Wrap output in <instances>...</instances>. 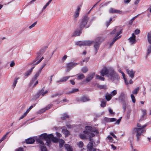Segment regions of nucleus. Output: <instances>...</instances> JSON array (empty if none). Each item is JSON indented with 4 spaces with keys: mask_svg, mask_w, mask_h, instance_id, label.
I'll return each instance as SVG.
<instances>
[{
    "mask_svg": "<svg viewBox=\"0 0 151 151\" xmlns=\"http://www.w3.org/2000/svg\"><path fill=\"white\" fill-rule=\"evenodd\" d=\"M147 125L145 124L142 126L139 123H137V127L134 128L132 129V133L136 134L137 141H139L140 136L142 133L145 132V130L144 128L146 127Z\"/></svg>",
    "mask_w": 151,
    "mask_h": 151,
    "instance_id": "nucleus-1",
    "label": "nucleus"
},
{
    "mask_svg": "<svg viewBox=\"0 0 151 151\" xmlns=\"http://www.w3.org/2000/svg\"><path fill=\"white\" fill-rule=\"evenodd\" d=\"M50 134L47 135L46 133H45L41 134L36 139L37 142L39 143L42 145H44V143L42 139H45L46 141L45 145L49 146L50 145Z\"/></svg>",
    "mask_w": 151,
    "mask_h": 151,
    "instance_id": "nucleus-2",
    "label": "nucleus"
},
{
    "mask_svg": "<svg viewBox=\"0 0 151 151\" xmlns=\"http://www.w3.org/2000/svg\"><path fill=\"white\" fill-rule=\"evenodd\" d=\"M86 130L83 131L84 134L88 133V136L90 138L93 137L94 136V134H97L98 131L97 130L93 129L90 126H86L85 127Z\"/></svg>",
    "mask_w": 151,
    "mask_h": 151,
    "instance_id": "nucleus-3",
    "label": "nucleus"
},
{
    "mask_svg": "<svg viewBox=\"0 0 151 151\" xmlns=\"http://www.w3.org/2000/svg\"><path fill=\"white\" fill-rule=\"evenodd\" d=\"M107 77L112 80H118L120 78L118 74L114 70L112 69H110L109 71V73L107 75Z\"/></svg>",
    "mask_w": 151,
    "mask_h": 151,
    "instance_id": "nucleus-4",
    "label": "nucleus"
},
{
    "mask_svg": "<svg viewBox=\"0 0 151 151\" xmlns=\"http://www.w3.org/2000/svg\"><path fill=\"white\" fill-rule=\"evenodd\" d=\"M88 17L87 16H84L79 24V27L81 29L83 28L86 26L88 20Z\"/></svg>",
    "mask_w": 151,
    "mask_h": 151,
    "instance_id": "nucleus-5",
    "label": "nucleus"
},
{
    "mask_svg": "<svg viewBox=\"0 0 151 151\" xmlns=\"http://www.w3.org/2000/svg\"><path fill=\"white\" fill-rule=\"evenodd\" d=\"M93 42L92 41L89 40L83 41H80L77 42L76 43V44L77 45L79 46L80 47L89 46Z\"/></svg>",
    "mask_w": 151,
    "mask_h": 151,
    "instance_id": "nucleus-6",
    "label": "nucleus"
},
{
    "mask_svg": "<svg viewBox=\"0 0 151 151\" xmlns=\"http://www.w3.org/2000/svg\"><path fill=\"white\" fill-rule=\"evenodd\" d=\"M122 33V30L120 29L119 27H116L111 32V35H114L116 33V36L115 37H117Z\"/></svg>",
    "mask_w": 151,
    "mask_h": 151,
    "instance_id": "nucleus-7",
    "label": "nucleus"
},
{
    "mask_svg": "<svg viewBox=\"0 0 151 151\" xmlns=\"http://www.w3.org/2000/svg\"><path fill=\"white\" fill-rule=\"evenodd\" d=\"M38 76H36V74L35 75L34 77L31 81L30 83V85L34 87L38 83V81L36 80Z\"/></svg>",
    "mask_w": 151,
    "mask_h": 151,
    "instance_id": "nucleus-8",
    "label": "nucleus"
},
{
    "mask_svg": "<svg viewBox=\"0 0 151 151\" xmlns=\"http://www.w3.org/2000/svg\"><path fill=\"white\" fill-rule=\"evenodd\" d=\"M110 71V70H109L106 67H104L100 71V73L101 75L103 76H104L105 75H106V76H107L108 74L109 73Z\"/></svg>",
    "mask_w": 151,
    "mask_h": 151,
    "instance_id": "nucleus-9",
    "label": "nucleus"
},
{
    "mask_svg": "<svg viewBox=\"0 0 151 151\" xmlns=\"http://www.w3.org/2000/svg\"><path fill=\"white\" fill-rule=\"evenodd\" d=\"M125 94L123 92H121L119 96V101L122 103L126 102L125 101Z\"/></svg>",
    "mask_w": 151,
    "mask_h": 151,
    "instance_id": "nucleus-10",
    "label": "nucleus"
},
{
    "mask_svg": "<svg viewBox=\"0 0 151 151\" xmlns=\"http://www.w3.org/2000/svg\"><path fill=\"white\" fill-rule=\"evenodd\" d=\"M47 92L48 91L47 90L44 91V89L43 88L41 90L39 91L36 96L37 98H38L40 95H42V96H43L45 94L47 93Z\"/></svg>",
    "mask_w": 151,
    "mask_h": 151,
    "instance_id": "nucleus-11",
    "label": "nucleus"
},
{
    "mask_svg": "<svg viewBox=\"0 0 151 151\" xmlns=\"http://www.w3.org/2000/svg\"><path fill=\"white\" fill-rule=\"evenodd\" d=\"M126 71L127 74L129 76L132 78H133L134 76V74L135 73V71L132 69H127Z\"/></svg>",
    "mask_w": 151,
    "mask_h": 151,
    "instance_id": "nucleus-12",
    "label": "nucleus"
},
{
    "mask_svg": "<svg viewBox=\"0 0 151 151\" xmlns=\"http://www.w3.org/2000/svg\"><path fill=\"white\" fill-rule=\"evenodd\" d=\"M70 76H64L63 77L59 80L56 81V83H58L60 82H65L67 81L70 77Z\"/></svg>",
    "mask_w": 151,
    "mask_h": 151,
    "instance_id": "nucleus-13",
    "label": "nucleus"
},
{
    "mask_svg": "<svg viewBox=\"0 0 151 151\" xmlns=\"http://www.w3.org/2000/svg\"><path fill=\"white\" fill-rule=\"evenodd\" d=\"M78 64V63H70L67 65V68L69 70H70L72 68L76 66Z\"/></svg>",
    "mask_w": 151,
    "mask_h": 151,
    "instance_id": "nucleus-14",
    "label": "nucleus"
},
{
    "mask_svg": "<svg viewBox=\"0 0 151 151\" xmlns=\"http://www.w3.org/2000/svg\"><path fill=\"white\" fill-rule=\"evenodd\" d=\"M94 74H91L88 75L86 78L83 81V82H86L87 83L91 80L93 78Z\"/></svg>",
    "mask_w": 151,
    "mask_h": 151,
    "instance_id": "nucleus-15",
    "label": "nucleus"
},
{
    "mask_svg": "<svg viewBox=\"0 0 151 151\" xmlns=\"http://www.w3.org/2000/svg\"><path fill=\"white\" fill-rule=\"evenodd\" d=\"M109 12L110 13H117L120 14L122 12L119 10L116 9L112 8H111L109 10Z\"/></svg>",
    "mask_w": 151,
    "mask_h": 151,
    "instance_id": "nucleus-16",
    "label": "nucleus"
},
{
    "mask_svg": "<svg viewBox=\"0 0 151 151\" xmlns=\"http://www.w3.org/2000/svg\"><path fill=\"white\" fill-rule=\"evenodd\" d=\"M136 36L134 34H133L132 36L130 37L129 39L130 43L131 44H133L136 42Z\"/></svg>",
    "mask_w": 151,
    "mask_h": 151,
    "instance_id": "nucleus-17",
    "label": "nucleus"
},
{
    "mask_svg": "<svg viewBox=\"0 0 151 151\" xmlns=\"http://www.w3.org/2000/svg\"><path fill=\"white\" fill-rule=\"evenodd\" d=\"M50 144L51 142V141H52L56 143L58 142V139L56 137H54L52 134H50Z\"/></svg>",
    "mask_w": 151,
    "mask_h": 151,
    "instance_id": "nucleus-18",
    "label": "nucleus"
},
{
    "mask_svg": "<svg viewBox=\"0 0 151 151\" xmlns=\"http://www.w3.org/2000/svg\"><path fill=\"white\" fill-rule=\"evenodd\" d=\"M141 110L142 113V115L140 119V121L143 120L144 119L145 117L147 115V111L146 110L142 109Z\"/></svg>",
    "mask_w": 151,
    "mask_h": 151,
    "instance_id": "nucleus-19",
    "label": "nucleus"
},
{
    "mask_svg": "<svg viewBox=\"0 0 151 151\" xmlns=\"http://www.w3.org/2000/svg\"><path fill=\"white\" fill-rule=\"evenodd\" d=\"M52 106V105L51 104H49L47 106H46L45 108L41 109L39 111V113L40 114H41L42 112H44L46 110L48 109H49Z\"/></svg>",
    "mask_w": 151,
    "mask_h": 151,
    "instance_id": "nucleus-20",
    "label": "nucleus"
},
{
    "mask_svg": "<svg viewBox=\"0 0 151 151\" xmlns=\"http://www.w3.org/2000/svg\"><path fill=\"white\" fill-rule=\"evenodd\" d=\"M98 40H96L95 41V44L94 45V47L96 51H97V50L99 48V45L100 44L99 41V38L97 39Z\"/></svg>",
    "mask_w": 151,
    "mask_h": 151,
    "instance_id": "nucleus-21",
    "label": "nucleus"
},
{
    "mask_svg": "<svg viewBox=\"0 0 151 151\" xmlns=\"http://www.w3.org/2000/svg\"><path fill=\"white\" fill-rule=\"evenodd\" d=\"M46 65V63H44L42 64V65L40 67V69L39 71L36 73V76H39L41 72L42 69L44 68V67Z\"/></svg>",
    "mask_w": 151,
    "mask_h": 151,
    "instance_id": "nucleus-22",
    "label": "nucleus"
},
{
    "mask_svg": "<svg viewBox=\"0 0 151 151\" xmlns=\"http://www.w3.org/2000/svg\"><path fill=\"white\" fill-rule=\"evenodd\" d=\"M81 29H77L75 30L73 34V36H78L81 33Z\"/></svg>",
    "mask_w": 151,
    "mask_h": 151,
    "instance_id": "nucleus-23",
    "label": "nucleus"
},
{
    "mask_svg": "<svg viewBox=\"0 0 151 151\" xmlns=\"http://www.w3.org/2000/svg\"><path fill=\"white\" fill-rule=\"evenodd\" d=\"M80 10V7L79 6H78L76 9V10L75 12V14L74 15V17H75L77 18V17H78Z\"/></svg>",
    "mask_w": 151,
    "mask_h": 151,
    "instance_id": "nucleus-24",
    "label": "nucleus"
},
{
    "mask_svg": "<svg viewBox=\"0 0 151 151\" xmlns=\"http://www.w3.org/2000/svg\"><path fill=\"white\" fill-rule=\"evenodd\" d=\"M62 132L65 134V137H66L70 134V133L67 129H63L62 130Z\"/></svg>",
    "mask_w": 151,
    "mask_h": 151,
    "instance_id": "nucleus-25",
    "label": "nucleus"
},
{
    "mask_svg": "<svg viewBox=\"0 0 151 151\" xmlns=\"http://www.w3.org/2000/svg\"><path fill=\"white\" fill-rule=\"evenodd\" d=\"M35 140L33 138H30L27 139L26 142L27 144H32L34 142Z\"/></svg>",
    "mask_w": 151,
    "mask_h": 151,
    "instance_id": "nucleus-26",
    "label": "nucleus"
},
{
    "mask_svg": "<svg viewBox=\"0 0 151 151\" xmlns=\"http://www.w3.org/2000/svg\"><path fill=\"white\" fill-rule=\"evenodd\" d=\"M65 147L68 151H73V148L69 145L66 144L65 145Z\"/></svg>",
    "mask_w": 151,
    "mask_h": 151,
    "instance_id": "nucleus-27",
    "label": "nucleus"
},
{
    "mask_svg": "<svg viewBox=\"0 0 151 151\" xmlns=\"http://www.w3.org/2000/svg\"><path fill=\"white\" fill-rule=\"evenodd\" d=\"M147 37L148 42L151 44V31L148 33Z\"/></svg>",
    "mask_w": 151,
    "mask_h": 151,
    "instance_id": "nucleus-28",
    "label": "nucleus"
},
{
    "mask_svg": "<svg viewBox=\"0 0 151 151\" xmlns=\"http://www.w3.org/2000/svg\"><path fill=\"white\" fill-rule=\"evenodd\" d=\"M112 97V95L109 93H107L105 96L106 98L108 101H109L111 99Z\"/></svg>",
    "mask_w": 151,
    "mask_h": 151,
    "instance_id": "nucleus-29",
    "label": "nucleus"
},
{
    "mask_svg": "<svg viewBox=\"0 0 151 151\" xmlns=\"http://www.w3.org/2000/svg\"><path fill=\"white\" fill-rule=\"evenodd\" d=\"M34 67H33L31 68V69L28 71H27L25 74V76L27 77L31 73V72L33 69Z\"/></svg>",
    "mask_w": 151,
    "mask_h": 151,
    "instance_id": "nucleus-30",
    "label": "nucleus"
},
{
    "mask_svg": "<svg viewBox=\"0 0 151 151\" xmlns=\"http://www.w3.org/2000/svg\"><path fill=\"white\" fill-rule=\"evenodd\" d=\"M87 135L88 136V133L83 134H80V137L82 139H84L87 138Z\"/></svg>",
    "mask_w": 151,
    "mask_h": 151,
    "instance_id": "nucleus-31",
    "label": "nucleus"
},
{
    "mask_svg": "<svg viewBox=\"0 0 151 151\" xmlns=\"http://www.w3.org/2000/svg\"><path fill=\"white\" fill-rule=\"evenodd\" d=\"M93 144L92 142H90L87 146V148L88 149H95L93 147Z\"/></svg>",
    "mask_w": 151,
    "mask_h": 151,
    "instance_id": "nucleus-32",
    "label": "nucleus"
},
{
    "mask_svg": "<svg viewBox=\"0 0 151 151\" xmlns=\"http://www.w3.org/2000/svg\"><path fill=\"white\" fill-rule=\"evenodd\" d=\"M59 143V146L60 147H63L65 142L64 140L62 139H60L58 140Z\"/></svg>",
    "mask_w": 151,
    "mask_h": 151,
    "instance_id": "nucleus-33",
    "label": "nucleus"
},
{
    "mask_svg": "<svg viewBox=\"0 0 151 151\" xmlns=\"http://www.w3.org/2000/svg\"><path fill=\"white\" fill-rule=\"evenodd\" d=\"M81 71L84 73H86L88 70V69L86 66H84L82 68Z\"/></svg>",
    "mask_w": 151,
    "mask_h": 151,
    "instance_id": "nucleus-34",
    "label": "nucleus"
},
{
    "mask_svg": "<svg viewBox=\"0 0 151 151\" xmlns=\"http://www.w3.org/2000/svg\"><path fill=\"white\" fill-rule=\"evenodd\" d=\"M120 37V36H119V37H115L114 38L113 40V41L110 43V47H111L113 44H114V43L118 39H119Z\"/></svg>",
    "mask_w": 151,
    "mask_h": 151,
    "instance_id": "nucleus-35",
    "label": "nucleus"
},
{
    "mask_svg": "<svg viewBox=\"0 0 151 151\" xmlns=\"http://www.w3.org/2000/svg\"><path fill=\"white\" fill-rule=\"evenodd\" d=\"M85 78V76L83 74H81L78 75L77 78L78 79L81 80Z\"/></svg>",
    "mask_w": 151,
    "mask_h": 151,
    "instance_id": "nucleus-36",
    "label": "nucleus"
},
{
    "mask_svg": "<svg viewBox=\"0 0 151 151\" xmlns=\"http://www.w3.org/2000/svg\"><path fill=\"white\" fill-rule=\"evenodd\" d=\"M139 88L138 87L135 89H134L132 92V94L133 95H136L137 94L138 92L139 91Z\"/></svg>",
    "mask_w": 151,
    "mask_h": 151,
    "instance_id": "nucleus-37",
    "label": "nucleus"
},
{
    "mask_svg": "<svg viewBox=\"0 0 151 151\" xmlns=\"http://www.w3.org/2000/svg\"><path fill=\"white\" fill-rule=\"evenodd\" d=\"M89 99L86 96H83L81 99V100L83 102H86L89 101Z\"/></svg>",
    "mask_w": 151,
    "mask_h": 151,
    "instance_id": "nucleus-38",
    "label": "nucleus"
},
{
    "mask_svg": "<svg viewBox=\"0 0 151 151\" xmlns=\"http://www.w3.org/2000/svg\"><path fill=\"white\" fill-rule=\"evenodd\" d=\"M96 78L97 79H99L100 80L104 81V78L99 75H96Z\"/></svg>",
    "mask_w": 151,
    "mask_h": 151,
    "instance_id": "nucleus-39",
    "label": "nucleus"
},
{
    "mask_svg": "<svg viewBox=\"0 0 151 151\" xmlns=\"http://www.w3.org/2000/svg\"><path fill=\"white\" fill-rule=\"evenodd\" d=\"M68 118V116L66 114H64L62 115V116L61 117V118L62 120H64L66 118Z\"/></svg>",
    "mask_w": 151,
    "mask_h": 151,
    "instance_id": "nucleus-40",
    "label": "nucleus"
},
{
    "mask_svg": "<svg viewBox=\"0 0 151 151\" xmlns=\"http://www.w3.org/2000/svg\"><path fill=\"white\" fill-rule=\"evenodd\" d=\"M9 133V132H7L6 134L4 135L1 139H0V143H1L3 141L6 137L7 135Z\"/></svg>",
    "mask_w": 151,
    "mask_h": 151,
    "instance_id": "nucleus-41",
    "label": "nucleus"
},
{
    "mask_svg": "<svg viewBox=\"0 0 151 151\" xmlns=\"http://www.w3.org/2000/svg\"><path fill=\"white\" fill-rule=\"evenodd\" d=\"M106 104V102L105 101H102L101 104V106L102 107H105Z\"/></svg>",
    "mask_w": 151,
    "mask_h": 151,
    "instance_id": "nucleus-42",
    "label": "nucleus"
},
{
    "mask_svg": "<svg viewBox=\"0 0 151 151\" xmlns=\"http://www.w3.org/2000/svg\"><path fill=\"white\" fill-rule=\"evenodd\" d=\"M117 93V91L116 90H114L112 91L111 93V94L112 95V96H114L116 95Z\"/></svg>",
    "mask_w": 151,
    "mask_h": 151,
    "instance_id": "nucleus-43",
    "label": "nucleus"
},
{
    "mask_svg": "<svg viewBox=\"0 0 151 151\" xmlns=\"http://www.w3.org/2000/svg\"><path fill=\"white\" fill-rule=\"evenodd\" d=\"M77 145L80 147H82L83 145V143L81 141L77 143Z\"/></svg>",
    "mask_w": 151,
    "mask_h": 151,
    "instance_id": "nucleus-44",
    "label": "nucleus"
},
{
    "mask_svg": "<svg viewBox=\"0 0 151 151\" xmlns=\"http://www.w3.org/2000/svg\"><path fill=\"white\" fill-rule=\"evenodd\" d=\"M151 53V45L149 46L148 47L147 55H148L150 53Z\"/></svg>",
    "mask_w": 151,
    "mask_h": 151,
    "instance_id": "nucleus-45",
    "label": "nucleus"
},
{
    "mask_svg": "<svg viewBox=\"0 0 151 151\" xmlns=\"http://www.w3.org/2000/svg\"><path fill=\"white\" fill-rule=\"evenodd\" d=\"M131 97L133 103H134L135 102V97L133 94L131 95Z\"/></svg>",
    "mask_w": 151,
    "mask_h": 151,
    "instance_id": "nucleus-46",
    "label": "nucleus"
},
{
    "mask_svg": "<svg viewBox=\"0 0 151 151\" xmlns=\"http://www.w3.org/2000/svg\"><path fill=\"white\" fill-rule=\"evenodd\" d=\"M44 59V58L43 57H42L38 61H37V62H34V65H36L37 64H38V63H39L42 60Z\"/></svg>",
    "mask_w": 151,
    "mask_h": 151,
    "instance_id": "nucleus-47",
    "label": "nucleus"
},
{
    "mask_svg": "<svg viewBox=\"0 0 151 151\" xmlns=\"http://www.w3.org/2000/svg\"><path fill=\"white\" fill-rule=\"evenodd\" d=\"M122 108L124 110V111H125L126 109V103H122Z\"/></svg>",
    "mask_w": 151,
    "mask_h": 151,
    "instance_id": "nucleus-48",
    "label": "nucleus"
},
{
    "mask_svg": "<svg viewBox=\"0 0 151 151\" xmlns=\"http://www.w3.org/2000/svg\"><path fill=\"white\" fill-rule=\"evenodd\" d=\"M112 20V19L111 18H110L109 20V21L107 22L106 23V25L107 27H108L110 24V22Z\"/></svg>",
    "mask_w": 151,
    "mask_h": 151,
    "instance_id": "nucleus-49",
    "label": "nucleus"
},
{
    "mask_svg": "<svg viewBox=\"0 0 151 151\" xmlns=\"http://www.w3.org/2000/svg\"><path fill=\"white\" fill-rule=\"evenodd\" d=\"M37 22H35L34 23L32 24L29 27V29H31L33 27H34L35 25L37 24Z\"/></svg>",
    "mask_w": 151,
    "mask_h": 151,
    "instance_id": "nucleus-50",
    "label": "nucleus"
},
{
    "mask_svg": "<svg viewBox=\"0 0 151 151\" xmlns=\"http://www.w3.org/2000/svg\"><path fill=\"white\" fill-rule=\"evenodd\" d=\"M41 151H47L46 148L44 146V145L41 146Z\"/></svg>",
    "mask_w": 151,
    "mask_h": 151,
    "instance_id": "nucleus-51",
    "label": "nucleus"
},
{
    "mask_svg": "<svg viewBox=\"0 0 151 151\" xmlns=\"http://www.w3.org/2000/svg\"><path fill=\"white\" fill-rule=\"evenodd\" d=\"M61 95V94H59L58 93H56L54 94H53L51 96V97L52 98H54L56 97L57 96H60Z\"/></svg>",
    "mask_w": 151,
    "mask_h": 151,
    "instance_id": "nucleus-52",
    "label": "nucleus"
},
{
    "mask_svg": "<svg viewBox=\"0 0 151 151\" xmlns=\"http://www.w3.org/2000/svg\"><path fill=\"white\" fill-rule=\"evenodd\" d=\"M78 91V88H73L71 91L70 92V93H73L75 92H77Z\"/></svg>",
    "mask_w": 151,
    "mask_h": 151,
    "instance_id": "nucleus-53",
    "label": "nucleus"
},
{
    "mask_svg": "<svg viewBox=\"0 0 151 151\" xmlns=\"http://www.w3.org/2000/svg\"><path fill=\"white\" fill-rule=\"evenodd\" d=\"M99 87L101 89H105L106 88V85H99Z\"/></svg>",
    "mask_w": 151,
    "mask_h": 151,
    "instance_id": "nucleus-54",
    "label": "nucleus"
},
{
    "mask_svg": "<svg viewBox=\"0 0 151 151\" xmlns=\"http://www.w3.org/2000/svg\"><path fill=\"white\" fill-rule=\"evenodd\" d=\"M17 79H16L14 80V82L13 85V86L14 88L15 87V86H16V85L17 83Z\"/></svg>",
    "mask_w": 151,
    "mask_h": 151,
    "instance_id": "nucleus-55",
    "label": "nucleus"
},
{
    "mask_svg": "<svg viewBox=\"0 0 151 151\" xmlns=\"http://www.w3.org/2000/svg\"><path fill=\"white\" fill-rule=\"evenodd\" d=\"M107 138L110 142H113V139L111 137L108 136L107 137Z\"/></svg>",
    "mask_w": 151,
    "mask_h": 151,
    "instance_id": "nucleus-56",
    "label": "nucleus"
},
{
    "mask_svg": "<svg viewBox=\"0 0 151 151\" xmlns=\"http://www.w3.org/2000/svg\"><path fill=\"white\" fill-rule=\"evenodd\" d=\"M140 32V31L139 29H137L135 30L134 33L136 35H137L139 34Z\"/></svg>",
    "mask_w": 151,
    "mask_h": 151,
    "instance_id": "nucleus-57",
    "label": "nucleus"
},
{
    "mask_svg": "<svg viewBox=\"0 0 151 151\" xmlns=\"http://www.w3.org/2000/svg\"><path fill=\"white\" fill-rule=\"evenodd\" d=\"M27 113L26 112H25L24 114H23V115H22L21 116V117H20V119H22L23 118H24L25 116L27 114Z\"/></svg>",
    "mask_w": 151,
    "mask_h": 151,
    "instance_id": "nucleus-58",
    "label": "nucleus"
},
{
    "mask_svg": "<svg viewBox=\"0 0 151 151\" xmlns=\"http://www.w3.org/2000/svg\"><path fill=\"white\" fill-rule=\"evenodd\" d=\"M67 56L66 55H65L62 58V60L63 61H64L67 58Z\"/></svg>",
    "mask_w": 151,
    "mask_h": 151,
    "instance_id": "nucleus-59",
    "label": "nucleus"
},
{
    "mask_svg": "<svg viewBox=\"0 0 151 151\" xmlns=\"http://www.w3.org/2000/svg\"><path fill=\"white\" fill-rule=\"evenodd\" d=\"M45 48L42 49L40 51V53L41 54L45 52Z\"/></svg>",
    "mask_w": 151,
    "mask_h": 151,
    "instance_id": "nucleus-60",
    "label": "nucleus"
},
{
    "mask_svg": "<svg viewBox=\"0 0 151 151\" xmlns=\"http://www.w3.org/2000/svg\"><path fill=\"white\" fill-rule=\"evenodd\" d=\"M70 83L73 85H74L75 84V82H74V79L71 80H70Z\"/></svg>",
    "mask_w": 151,
    "mask_h": 151,
    "instance_id": "nucleus-61",
    "label": "nucleus"
},
{
    "mask_svg": "<svg viewBox=\"0 0 151 151\" xmlns=\"http://www.w3.org/2000/svg\"><path fill=\"white\" fill-rule=\"evenodd\" d=\"M131 0H124V2L125 4H128Z\"/></svg>",
    "mask_w": 151,
    "mask_h": 151,
    "instance_id": "nucleus-62",
    "label": "nucleus"
},
{
    "mask_svg": "<svg viewBox=\"0 0 151 151\" xmlns=\"http://www.w3.org/2000/svg\"><path fill=\"white\" fill-rule=\"evenodd\" d=\"M15 65V63L14 62L12 61L11 62L10 64V66L11 67H13Z\"/></svg>",
    "mask_w": 151,
    "mask_h": 151,
    "instance_id": "nucleus-63",
    "label": "nucleus"
},
{
    "mask_svg": "<svg viewBox=\"0 0 151 151\" xmlns=\"http://www.w3.org/2000/svg\"><path fill=\"white\" fill-rule=\"evenodd\" d=\"M89 59V58H86L85 59H84L82 61V62H87L88 61V60Z\"/></svg>",
    "mask_w": 151,
    "mask_h": 151,
    "instance_id": "nucleus-64",
    "label": "nucleus"
}]
</instances>
